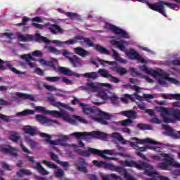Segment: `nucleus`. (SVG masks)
<instances>
[{
    "label": "nucleus",
    "instance_id": "9b49d317",
    "mask_svg": "<svg viewBox=\"0 0 180 180\" xmlns=\"http://www.w3.org/2000/svg\"><path fill=\"white\" fill-rule=\"evenodd\" d=\"M6 68H8L10 71H12L15 74L20 75V74H25L24 72H20L19 70H17L16 68H13L12 65L9 63V61H4L2 59H0V70H5Z\"/></svg>",
    "mask_w": 180,
    "mask_h": 180
},
{
    "label": "nucleus",
    "instance_id": "5fc2aeb1",
    "mask_svg": "<svg viewBox=\"0 0 180 180\" xmlns=\"http://www.w3.org/2000/svg\"><path fill=\"white\" fill-rule=\"evenodd\" d=\"M36 112H39L40 113H46L48 110H46V108L43 106H36L35 107Z\"/></svg>",
    "mask_w": 180,
    "mask_h": 180
},
{
    "label": "nucleus",
    "instance_id": "1a4fd4ad",
    "mask_svg": "<svg viewBox=\"0 0 180 180\" xmlns=\"http://www.w3.org/2000/svg\"><path fill=\"white\" fill-rule=\"evenodd\" d=\"M84 43H85L89 47H94L96 51H98V53H101V54H106L107 56L110 54V52L106 49V48L101 46L100 44H94V42H92L89 38H84Z\"/></svg>",
    "mask_w": 180,
    "mask_h": 180
},
{
    "label": "nucleus",
    "instance_id": "0e129e2a",
    "mask_svg": "<svg viewBox=\"0 0 180 180\" xmlns=\"http://www.w3.org/2000/svg\"><path fill=\"white\" fill-rule=\"evenodd\" d=\"M124 178H125V179L127 180H135L134 178H133V176H131L129 174V172L124 170Z\"/></svg>",
    "mask_w": 180,
    "mask_h": 180
},
{
    "label": "nucleus",
    "instance_id": "49530a36",
    "mask_svg": "<svg viewBox=\"0 0 180 180\" xmlns=\"http://www.w3.org/2000/svg\"><path fill=\"white\" fill-rule=\"evenodd\" d=\"M95 112L96 110L92 108H83V112L85 115H94Z\"/></svg>",
    "mask_w": 180,
    "mask_h": 180
},
{
    "label": "nucleus",
    "instance_id": "6ab92c4d",
    "mask_svg": "<svg viewBox=\"0 0 180 180\" xmlns=\"http://www.w3.org/2000/svg\"><path fill=\"white\" fill-rule=\"evenodd\" d=\"M39 136L42 139H46V143H49V144H50L51 146H58V144L60 143V141H61V139H58V141L50 140L51 139V136L44 132L41 133Z\"/></svg>",
    "mask_w": 180,
    "mask_h": 180
},
{
    "label": "nucleus",
    "instance_id": "f3484780",
    "mask_svg": "<svg viewBox=\"0 0 180 180\" xmlns=\"http://www.w3.org/2000/svg\"><path fill=\"white\" fill-rule=\"evenodd\" d=\"M39 62L40 63V64H41V65H45L46 67H51V68H53V70H54V71L57 70V68H56V64H57L56 59H53L52 60L47 61L43 58H40L39 60Z\"/></svg>",
    "mask_w": 180,
    "mask_h": 180
},
{
    "label": "nucleus",
    "instance_id": "603ef678",
    "mask_svg": "<svg viewBox=\"0 0 180 180\" xmlns=\"http://www.w3.org/2000/svg\"><path fill=\"white\" fill-rule=\"evenodd\" d=\"M19 153V149L15 148L13 147L10 148V153L11 155H14V157H18V153Z\"/></svg>",
    "mask_w": 180,
    "mask_h": 180
},
{
    "label": "nucleus",
    "instance_id": "f8f14e48",
    "mask_svg": "<svg viewBox=\"0 0 180 180\" xmlns=\"http://www.w3.org/2000/svg\"><path fill=\"white\" fill-rule=\"evenodd\" d=\"M126 54L129 56L131 60H137V61H140V63H146V59L143 58V56H140L134 49H130Z\"/></svg>",
    "mask_w": 180,
    "mask_h": 180
},
{
    "label": "nucleus",
    "instance_id": "69168bd1",
    "mask_svg": "<svg viewBox=\"0 0 180 180\" xmlns=\"http://www.w3.org/2000/svg\"><path fill=\"white\" fill-rule=\"evenodd\" d=\"M63 175L64 171L62 170V169H58V171L56 172V176H57V178H63Z\"/></svg>",
    "mask_w": 180,
    "mask_h": 180
},
{
    "label": "nucleus",
    "instance_id": "423d86ee",
    "mask_svg": "<svg viewBox=\"0 0 180 180\" xmlns=\"http://www.w3.org/2000/svg\"><path fill=\"white\" fill-rule=\"evenodd\" d=\"M72 136L76 137V139H81V137H96L97 139H106V134L99 131H93L91 132H75L72 134Z\"/></svg>",
    "mask_w": 180,
    "mask_h": 180
},
{
    "label": "nucleus",
    "instance_id": "f704fd0d",
    "mask_svg": "<svg viewBox=\"0 0 180 180\" xmlns=\"http://www.w3.org/2000/svg\"><path fill=\"white\" fill-rule=\"evenodd\" d=\"M132 140H135L136 141V144H144L145 143L148 144H158V143H155L149 139H145L141 140L138 138L134 137L132 138Z\"/></svg>",
    "mask_w": 180,
    "mask_h": 180
},
{
    "label": "nucleus",
    "instance_id": "37998d69",
    "mask_svg": "<svg viewBox=\"0 0 180 180\" xmlns=\"http://www.w3.org/2000/svg\"><path fill=\"white\" fill-rule=\"evenodd\" d=\"M44 49H47L49 53H53V54H56V56H60V54H61V52H60V50L57 49L55 47L45 46Z\"/></svg>",
    "mask_w": 180,
    "mask_h": 180
},
{
    "label": "nucleus",
    "instance_id": "c03bdc74",
    "mask_svg": "<svg viewBox=\"0 0 180 180\" xmlns=\"http://www.w3.org/2000/svg\"><path fill=\"white\" fill-rule=\"evenodd\" d=\"M137 127L140 130H151V125L146 124L143 123L137 124Z\"/></svg>",
    "mask_w": 180,
    "mask_h": 180
},
{
    "label": "nucleus",
    "instance_id": "2eb2a0df",
    "mask_svg": "<svg viewBox=\"0 0 180 180\" xmlns=\"http://www.w3.org/2000/svg\"><path fill=\"white\" fill-rule=\"evenodd\" d=\"M58 72L63 75H68L69 77H77V78H79L80 75L78 73H75L72 70L68 69L66 67H59Z\"/></svg>",
    "mask_w": 180,
    "mask_h": 180
},
{
    "label": "nucleus",
    "instance_id": "7ed1b4c3",
    "mask_svg": "<svg viewBox=\"0 0 180 180\" xmlns=\"http://www.w3.org/2000/svg\"><path fill=\"white\" fill-rule=\"evenodd\" d=\"M141 71H143L146 74L148 75H152L153 78H158V77H165V79L169 81L172 84H174V85H179L180 82L175 78L167 77L168 74L165 72L164 70L161 69H158L154 70L152 68H148L146 65H142L140 68Z\"/></svg>",
    "mask_w": 180,
    "mask_h": 180
},
{
    "label": "nucleus",
    "instance_id": "dca6fc26",
    "mask_svg": "<svg viewBox=\"0 0 180 180\" xmlns=\"http://www.w3.org/2000/svg\"><path fill=\"white\" fill-rule=\"evenodd\" d=\"M35 120L40 123V124H47V126H51V119L43 115H36Z\"/></svg>",
    "mask_w": 180,
    "mask_h": 180
},
{
    "label": "nucleus",
    "instance_id": "9d476101",
    "mask_svg": "<svg viewBox=\"0 0 180 180\" xmlns=\"http://www.w3.org/2000/svg\"><path fill=\"white\" fill-rule=\"evenodd\" d=\"M108 29L109 30H111L112 33H115V34H118L119 36H120V37H122L124 39H129V34H127L126 31L123 30L122 28L116 25L110 24L108 26Z\"/></svg>",
    "mask_w": 180,
    "mask_h": 180
},
{
    "label": "nucleus",
    "instance_id": "bf43d9fd",
    "mask_svg": "<svg viewBox=\"0 0 180 180\" xmlns=\"http://www.w3.org/2000/svg\"><path fill=\"white\" fill-rule=\"evenodd\" d=\"M110 81H111V82H113L114 84H119L120 82V79H119L118 77H116L112 75H110Z\"/></svg>",
    "mask_w": 180,
    "mask_h": 180
},
{
    "label": "nucleus",
    "instance_id": "2f4dec72",
    "mask_svg": "<svg viewBox=\"0 0 180 180\" xmlns=\"http://www.w3.org/2000/svg\"><path fill=\"white\" fill-rule=\"evenodd\" d=\"M88 92H98L101 87L95 85L94 82H87Z\"/></svg>",
    "mask_w": 180,
    "mask_h": 180
},
{
    "label": "nucleus",
    "instance_id": "5701e85b",
    "mask_svg": "<svg viewBox=\"0 0 180 180\" xmlns=\"http://www.w3.org/2000/svg\"><path fill=\"white\" fill-rule=\"evenodd\" d=\"M22 130L25 134H29L30 136H35L36 135V131H37V129L36 127L30 126V125H27L25 126L22 128Z\"/></svg>",
    "mask_w": 180,
    "mask_h": 180
},
{
    "label": "nucleus",
    "instance_id": "052dcab7",
    "mask_svg": "<svg viewBox=\"0 0 180 180\" xmlns=\"http://www.w3.org/2000/svg\"><path fill=\"white\" fill-rule=\"evenodd\" d=\"M163 122L165 123H175V120H174L172 118H169V117H167V115H164L163 116Z\"/></svg>",
    "mask_w": 180,
    "mask_h": 180
},
{
    "label": "nucleus",
    "instance_id": "e2e57ef3",
    "mask_svg": "<svg viewBox=\"0 0 180 180\" xmlns=\"http://www.w3.org/2000/svg\"><path fill=\"white\" fill-rule=\"evenodd\" d=\"M166 5V6H168V8H170V9H174L176 6H178V4H171L168 2L163 1V6Z\"/></svg>",
    "mask_w": 180,
    "mask_h": 180
},
{
    "label": "nucleus",
    "instance_id": "393cba45",
    "mask_svg": "<svg viewBox=\"0 0 180 180\" xmlns=\"http://www.w3.org/2000/svg\"><path fill=\"white\" fill-rule=\"evenodd\" d=\"M101 178L102 180H122L120 176L117 175L116 174H101Z\"/></svg>",
    "mask_w": 180,
    "mask_h": 180
},
{
    "label": "nucleus",
    "instance_id": "39448f33",
    "mask_svg": "<svg viewBox=\"0 0 180 180\" xmlns=\"http://www.w3.org/2000/svg\"><path fill=\"white\" fill-rule=\"evenodd\" d=\"M46 114L51 115L53 117H61L62 119H63V120H65V122H68V123H70L71 124H75V123H77V121H75V120L71 118L70 115L63 110H61L60 111L48 110Z\"/></svg>",
    "mask_w": 180,
    "mask_h": 180
},
{
    "label": "nucleus",
    "instance_id": "864d4df0",
    "mask_svg": "<svg viewBox=\"0 0 180 180\" xmlns=\"http://www.w3.org/2000/svg\"><path fill=\"white\" fill-rule=\"evenodd\" d=\"M169 96H165V99H176V101H180V94H170Z\"/></svg>",
    "mask_w": 180,
    "mask_h": 180
},
{
    "label": "nucleus",
    "instance_id": "13d9d810",
    "mask_svg": "<svg viewBox=\"0 0 180 180\" xmlns=\"http://www.w3.org/2000/svg\"><path fill=\"white\" fill-rule=\"evenodd\" d=\"M51 158L53 160V161H55L56 162L60 163V160H58V156L56 155V153L51 152L49 153Z\"/></svg>",
    "mask_w": 180,
    "mask_h": 180
},
{
    "label": "nucleus",
    "instance_id": "412c9836",
    "mask_svg": "<svg viewBox=\"0 0 180 180\" xmlns=\"http://www.w3.org/2000/svg\"><path fill=\"white\" fill-rule=\"evenodd\" d=\"M69 62L73 68H77L78 65H81L82 60H81V58L78 57L77 55H73L71 58H69Z\"/></svg>",
    "mask_w": 180,
    "mask_h": 180
},
{
    "label": "nucleus",
    "instance_id": "4be33fe9",
    "mask_svg": "<svg viewBox=\"0 0 180 180\" xmlns=\"http://www.w3.org/2000/svg\"><path fill=\"white\" fill-rule=\"evenodd\" d=\"M49 30L52 34H58V33H64V30L57 24H52L49 26Z\"/></svg>",
    "mask_w": 180,
    "mask_h": 180
},
{
    "label": "nucleus",
    "instance_id": "c85d7f7f",
    "mask_svg": "<svg viewBox=\"0 0 180 180\" xmlns=\"http://www.w3.org/2000/svg\"><path fill=\"white\" fill-rule=\"evenodd\" d=\"M16 96H18L20 99H24V100L29 99L30 101H32V102H34L36 99L33 96L30 94L20 93V92L16 93Z\"/></svg>",
    "mask_w": 180,
    "mask_h": 180
},
{
    "label": "nucleus",
    "instance_id": "ddd939ff",
    "mask_svg": "<svg viewBox=\"0 0 180 180\" xmlns=\"http://www.w3.org/2000/svg\"><path fill=\"white\" fill-rule=\"evenodd\" d=\"M163 157L165 158L164 161L170 165V167H173L174 168H180L179 162L175 161L174 160V157L169 155V154H165ZM179 171L180 172V169Z\"/></svg>",
    "mask_w": 180,
    "mask_h": 180
},
{
    "label": "nucleus",
    "instance_id": "0eeeda50",
    "mask_svg": "<svg viewBox=\"0 0 180 180\" xmlns=\"http://www.w3.org/2000/svg\"><path fill=\"white\" fill-rule=\"evenodd\" d=\"M94 165L98 167V168H105V169H109L110 171H115V172H122L124 171L123 168L120 166H115L112 163H107L103 161L94 160Z\"/></svg>",
    "mask_w": 180,
    "mask_h": 180
},
{
    "label": "nucleus",
    "instance_id": "4d7b16f0",
    "mask_svg": "<svg viewBox=\"0 0 180 180\" xmlns=\"http://www.w3.org/2000/svg\"><path fill=\"white\" fill-rule=\"evenodd\" d=\"M131 123H133V120L131 119L124 120L121 123V126H123V127L129 126V124H131Z\"/></svg>",
    "mask_w": 180,
    "mask_h": 180
},
{
    "label": "nucleus",
    "instance_id": "4468645a",
    "mask_svg": "<svg viewBox=\"0 0 180 180\" xmlns=\"http://www.w3.org/2000/svg\"><path fill=\"white\" fill-rule=\"evenodd\" d=\"M75 165L80 172H84V174L88 172V169H86V162H85V160L79 158L78 161L75 163Z\"/></svg>",
    "mask_w": 180,
    "mask_h": 180
},
{
    "label": "nucleus",
    "instance_id": "338daca9",
    "mask_svg": "<svg viewBox=\"0 0 180 180\" xmlns=\"http://www.w3.org/2000/svg\"><path fill=\"white\" fill-rule=\"evenodd\" d=\"M127 72V70L124 68H119L117 73L120 74V75H124Z\"/></svg>",
    "mask_w": 180,
    "mask_h": 180
},
{
    "label": "nucleus",
    "instance_id": "6e6d98bb",
    "mask_svg": "<svg viewBox=\"0 0 180 180\" xmlns=\"http://www.w3.org/2000/svg\"><path fill=\"white\" fill-rule=\"evenodd\" d=\"M11 145H8L7 147H2L1 148L0 151L4 154H9L11 151Z\"/></svg>",
    "mask_w": 180,
    "mask_h": 180
},
{
    "label": "nucleus",
    "instance_id": "473e14b6",
    "mask_svg": "<svg viewBox=\"0 0 180 180\" xmlns=\"http://www.w3.org/2000/svg\"><path fill=\"white\" fill-rule=\"evenodd\" d=\"M171 167V165H169L167 162H162L157 165V168L162 171H170L171 167Z\"/></svg>",
    "mask_w": 180,
    "mask_h": 180
},
{
    "label": "nucleus",
    "instance_id": "a878e982",
    "mask_svg": "<svg viewBox=\"0 0 180 180\" xmlns=\"http://www.w3.org/2000/svg\"><path fill=\"white\" fill-rule=\"evenodd\" d=\"M163 129L164 130H166L167 134L170 137H172L173 139H179V136L174 131V129H172L170 126L164 125Z\"/></svg>",
    "mask_w": 180,
    "mask_h": 180
},
{
    "label": "nucleus",
    "instance_id": "a211bd4d",
    "mask_svg": "<svg viewBox=\"0 0 180 180\" xmlns=\"http://www.w3.org/2000/svg\"><path fill=\"white\" fill-rule=\"evenodd\" d=\"M98 115L101 117L96 119L97 122H98V123H101V124H108V122L105 120V119H109V117H110V115H109L106 112H103L101 110L98 111Z\"/></svg>",
    "mask_w": 180,
    "mask_h": 180
},
{
    "label": "nucleus",
    "instance_id": "09e8293b",
    "mask_svg": "<svg viewBox=\"0 0 180 180\" xmlns=\"http://www.w3.org/2000/svg\"><path fill=\"white\" fill-rule=\"evenodd\" d=\"M46 81H49V82H57V81H60L61 79V77H46Z\"/></svg>",
    "mask_w": 180,
    "mask_h": 180
},
{
    "label": "nucleus",
    "instance_id": "a18cd8bd",
    "mask_svg": "<svg viewBox=\"0 0 180 180\" xmlns=\"http://www.w3.org/2000/svg\"><path fill=\"white\" fill-rule=\"evenodd\" d=\"M42 162L43 164H44V165H46V167H49V168H53V169H57V168H58V167L56 165V164L50 161L43 160Z\"/></svg>",
    "mask_w": 180,
    "mask_h": 180
},
{
    "label": "nucleus",
    "instance_id": "a19ab883",
    "mask_svg": "<svg viewBox=\"0 0 180 180\" xmlns=\"http://www.w3.org/2000/svg\"><path fill=\"white\" fill-rule=\"evenodd\" d=\"M98 75L102 77L103 78L109 79L110 74L105 69H99L98 70Z\"/></svg>",
    "mask_w": 180,
    "mask_h": 180
},
{
    "label": "nucleus",
    "instance_id": "20e7f679",
    "mask_svg": "<svg viewBox=\"0 0 180 180\" xmlns=\"http://www.w3.org/2000/svg\"><path fill=\"white\" fill-rule=\"evenodd\" d=\"M18 39L20 41H37V43H45L46 44H50V39L46 37L40 35L39 33H36L35 37L28 34L27 36L20 35Z\"/></svg>",
    "mask_w": 180,
    "mask_h": 180
},
{
    "label": "nucleus",
    "instance_id": "774afa93",
    "mask_svg": "<svg viewBox=\"0 0 180 180\" xmlns=\"http://www.w3.org/2000/svg\"><path fill=\"white\" fill-rule=\"evenodd\" d=\"M44 86H45L46 89H47V91H51V92H53L54 91H57V88H56L53 86L45 85Z\"/></svg>",
    "mask_w": 180,
    "mask_h": 180
},
{
    "label": "nucleus",
    "instance_id": "bb28decb",
    "mask_svg": "<svg viewBox=\"0 0 180 180\" xmlns=\"http://www.w3.org/2000/svg\"><path fill=\"white\" fill-rule=\"evenodd\" d=\"M34 169H37V171L41 174V175H49V171L46 170L43 166H41V163L37 162V165L32 167Z\"/></svg>",
    "mask_w": 180,
    "mask_h": 180
},
{
    "label": "nucleus",
    "instance_id": "cd10ccee",
    "mask_svg": "<svg viewBox=\"0 0 180 180\" xmlns=\"http://www.w3.org/2000/svg\"><path fill=\"white\" fill-rule=\"evenodd\" d=\"M74 51L75 54H77L81 57H86V56H89V52L81 47L75 48Z\"/></svg>",
    "mask_w": 180,
    "mask_h": 180
},
{
    "label": "nucleus",
    "instance_id": "ea45409f",
    "mask_svg": "<svg viewBox=\"0 0 180 180\" xmlns=\"http://www.w3.org/2000/svg\"><path fill=\"white\" fill-rule=\"evenodd\" d=\"M35 111L33 110L26 109L23 111L18 112V116H20L22 117L25 116H27V115H34Z\"/></svg>",
    "mask_w": 180,
    "mask_h": 180
},
{
    "label": "nucleus",
    "instance_id": "c9c22d12",
    "mask_svg": "<svg viewBox=\"0 0 180 180\" xmlns=\"http://www.w3.org/2000/svg\"><path fill=\"white\" fill-rule=\"evenodd\" d=\"M108 92H109V91L100 89L98 91L97 96L98 98H101V99H103V101H107V99H109V96L108 95Z\"/></svg>",
    "mask_w": 180,
    "mask_h": 180
},
{
    "label": "nucleus",
    "instance_id": "680f3d73",
    "mask_svg": "<svg viewBox=\"0 0 180 180\" xmlns=\"http://www.w3.org/2000/svg\"><path fill=\"white\" fill-rule=\"evenodd\" d=\"M30 20V18L29 17H23L22 22H20L17 24V26H23L27 23Z\"/></svg>",
    "mask_w": 180,
    "mask_h": 180
},
{
    "label": "nucleus",
    "instance_id": "4c0bfd02",
    "mask_svg": "<svg viewBox=\"0 0 180 180\" xmlns=\"http://www.w3.org/2000/svg\"><path fill=\"white\" fill-rule=\"evenodd\" d=\"M112 137L120 141V143H122V144H126V141H124V138H123V136H122L120 133H112Z\"/></svg>",
    "mask_w": 180,
    "mask_h": 180
},
{
    "label": "nucleus",
    "instance_id": "de8ad7c7",
    "mask_svg": "<svg viewBox=\"0 0 180 180\" xmlns=\"http://www.w3.org/2000/svg\"><path fill=\"white\" fill-rule=\"evenodd\" d=\"M172 115L176 120L180 121V110L179 109L174 110L172 112Z\"/></svg>",
    "mask_w": 180,
    "mask_h": 180
},
{
    "label": "nucleus",
    "instance_id": "f257e3e1",
    "mask_svg": "<svg viewBox=\"0 0 180 180\" xmlns=\"http://www.w3.org/2000/svg\"><path fill=\"white\" fill-rule=\"evenodd\" d=\"M122 165L124 167H129L131 168H136L140 171H144V174L148 175V176H155L158 175V172L154 170V167L150 163L146 162L143 160L138 161V163L134 160H125L122 162Z\"/></svg>",
    "mask_w": 180,
    "mask_h": 180
},
{
    "label": "nucleus",
    "instance_id": "e433bc0d",
    "mask_svg": "<svg viewBox=\"0 0 180 180\" xmlns=\"http://www.w3.org/2000/svg\"><path fill=\"white\" fill-rule=\"evenodd\" d=\"M66 16L70 18V19H72V20H79L80 22L82 21L81 16L75 13L68 12L66 13Z\"/></svg>",
    "mask_w": 180,
    "mask_h": 180
},
{
    "label": "nucleus",
    "instance_id": "58836bf2",
    "mask_svg": "<svg viewBox=\"0 0 180 180\" xmlns=\"http://www.w3.org/2000/svg\"><path fill=\"white\" fill-rule=\"evenodd\" d=\"M83 77L89 79H98V73L96 72H86L83 75Z\"/></svg>",
    "mask_w": 180,
    "mask_h": 180
},
{
    "label": "nucleus",
    "instance_id": "72a5a7b5",
    "mask_svg": "<svg viewBox=\"0 0 180 180\" xmlns=\"http://www.w3.org/2000/svg\"><path fill=\"white\" fill-rule=\"evenodd\" d=\"M112 52L113 53L112 57L116 61H119L120 63H122V64H126V63H127V60H124L120 57V55H119V53H117L116 50L112 49Z\"/></svg>",
    "mask_w": 180,
    "mask_h": 180
},
{
    "label": "nucleus",
    "instance_id": "f03ea898",
    "mask_svg": "<svg viewBox=\"0 0 180 180\" xmlns=\"http://www.w3.org/2000/svg\"><path fill=\"white\" fill-rule=\"evenodd\" d=\"M75 153L78 154L79 155H82V157H91V155H98L99 157H101L102 158H104V160H110V158L106 156L105 154H109V155H112V151L110 150H101L99 149L87 147V150L84 151L82 149H75Z\"/></svg>",
    "mask_w": 180,
    "mask_h": 180
},
{
    "label": "nucleus",
    "instance_id": "3c124183",
    "mask_svg": "<svg viewBox=\"0 0 180 180\" xmlns=\"http://www.w3.org/2000/svg\"><path fill=\"white\" fill-rule=\"evenodd\" d=\"M72 117H74V119H76V120H78V122H80V123H84V124H86V123H88V121H86V120L82 118L79 115H74Z\"/></svg>",
    "mask_w": 180,
    "mask_h": 180
},
{
    "label": "nucleus",
    "instance_id": "b1692460",
    "mask_svg": "<svg viewBox=\"0 0 180 180\" xmlns=\"http://www.w3.org/2000/svg\"><path fill=\"white\" fill-rule=\"evenodd\" d=\"M122 116L128 117V119H132L133 120L137 119V112L134 110H124L121 112Z\"/></svg>",
    "mask_w": 180,
    "mask_h": 180
},
{
    "label": "nucleus",
    "instance_id": "aec40b11",
    "mask_svg": "<svg viewBox=\"0 0 180 180\" xmlns=\"http://www.w3.org/2000/svg\"><path fill=\"white\" fill-rule=\"evenodd\" d=\"M111 44H112V46H116V47L120 49L121 51H124V50H126L125 46H127L128 43L124 40H121V41L112 40L111 41Z\"/></svg>",
    "mask_w": 180,
    "mask_h": 180
},
{
    "label": "nucleus",
    "instance_id": "7c9ffc66",
    "mask_svg": "<svg viewBox=\"0 0 180 180\" xmlns=\"http://www.w3.org/2000/svg\"><path fill=\"white\" fill-rule=\"evenodd\" d=\"M8 139L13 141V143H18V141L20 140V134L16 131H11Z\"/></svg>",
    "mask_w": 180,
    "mask_h": 180
},
{
    "label": "nucleus",
    "instance_id": "79ce46f5",
    "mask_svg": "<svg viewBox=\"0 0 180 180\" xmlns=\"http://www.w3.org/2000/svg\"><path fill=\"white\" fill-rule=\"evenodd\" d=\"M97 60L98 63L103 66L106 65V64H108L109 65H117V62L116 61H108L101 58H97Z\"/></svg>",
    "mask_w": 180,
    "mask_h": 180
},
{
    "label": "nucleus",
    "instance_id": "6e6552de",
    "mask_svg": "<svg viewBox=\"0 0 180 180\" xmlns=\"http://www.w3.org/2000/svg\"><path fill=\"white\" fill-rule=\"evenodd\" d=\"M145 4H146L148 8L152 11H155V12H158L159 13H161V15L167 18V13H165L164 6V1H159L158 2L151 4L146 0V2Z\"/></svg>",
    "mask_w": 180,
    "mask_h": 180
},
{
    "label": "nucleus",
    "instance_id": "c756f323",
    "mask_svg": "<svg viewBox=\"0 0 180 180\" xmlns=\"http://www.w3.org/2000/svg\"><path fill=\"white\" fill-rule=\"evenodd\" d=\"M48 101H50L52 106H56V108H67V105L61 102H56V98L54 97H49Z\"/></svg>",
    "mask_w": 180,
    "mask_h": 180
},
{
    "label": "nucleus",
    "instance_id": "8fccbe9b",
    "mask_svg": "<svg viewBox=\"0 0 180 180\" xmlns=\"http://www.w3.org/2000/svg\"><path fill=\"white\" fill-rule=\"evenodd\" d=\"M162 77L159 78L158 82L160 85H163L164 86H168V83L166 82L167 79H165V76H158Z\"/></svg>",
    "mask_w": 180,
    "mask_h": 180
}]
</instances>
